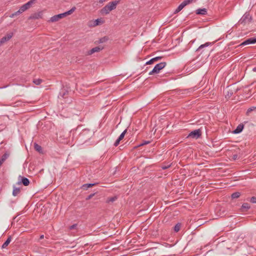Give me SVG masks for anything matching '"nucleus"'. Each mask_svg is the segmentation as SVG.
<instances>
[{"label":"nucleus","mask_w":256,"mask_h":256,"mask_svg":"<svg viewBox=\"0 0 256 256\" xmlns=\"http://www.w3.org/2000/svg\"><path fill=\"white\" fill-rule=\"evenodd\" d=\"M120 0H114L108 2L100 10V12L103 14H108L112 10H115L117 5L119 4Z\"/></svg>","instance_id":"1"},{"label":"nucleus","mask_w":256,"mask_h":256,"mask_svg":"<svg viewBox=\"0 0 256 256\" xmlns=\"http://www.w3.org/2000/svg\"><path fill=\"white\" fill-rule=\"evenodd\" d=\"M76 9V7L74 6L70 10H69L65 12H64L62 14H58L54 15L50 18L48 20V22H58L60 19H62V18H64V17L72 14L75 11Z\"/></svg>","instance_id":"2"},{"label":"nucleus","mask_w":256,"mask_h":256,"mask_svg":"<svg viewBox=\"0 0 256 256\" xmlns=\"http://www.w3.org/2000/svg\"><path fill=\"white\" fill-rule=\"evenodd\" d=\"M166 62H162L158 64L155 66L153 70L149 72V74L152 75L154 74H158L161 70L166 66Z\"/></svg>","instance_id":"3"},{"label":"nucleus","mask_w":256,"mask_h":256,"mask_svg":"<svg viewBox=\"0 0 256 256\" xmlns=\"http://www.w3.org/2000/svg\"><path fill=\"white\" fill-rule=\"evenodd\" d=\"M36 0H30L26 4L22 6L19 8V10L22 13H23L26 10H28L32 6V5L35 3Z\"/></svg>","instance_id":"4"},{"label":"nucleus","mask_w":256,"mask_h":256,"mask_svg":"<svg viewBox=\"0 0 256 256\" xmlns=\"http://www.w3.org/2000/svg\"><path fill=\"white\" fill-rule=\"evenodd\" d=\"M202 133L200 129L196 130L191 132L188 135V138H198L201 136Z\"/></svg>","instance_id":"5"},{"label":"nucleus","mask_w":256,"mask_h":256,"mask_svg":"<svg viewBox=\"0 0 256 256\" xmlns=\"http://www.w3.org/2000/svg\"><path fill=\"white\" fill-rule=\"evenodd\" d=\"M12 32L7 34L6 35L0 40V46L5 42L8 41L13 36Z\"/></svg>","instance_id":"6"},{"label":"nucleus","mask_w":256,"mask_h":256,"mask_svg":"<svg viewBox=\"0 0 256 256\" xmlns=\"http://www.w3.org/2000/svg\"><path fill=\"white\" fill-rule=\"evenodd\" d=\"M256 43V38H250L240 44L238 46H246Z\"/></svg>","instance_id":"7"},{"label":"nucleus","mask_w":256,"mask_h":256,"mask_svg":"<svg viewBox=\"0 0 256 256\" xmlns=\"http://www.w3.org/2000/svg\"><path fill=\"white\" fill-rule=\"evenodd\" d=\"M42 18V11L34 13L30 15L28 18L30 20H36Z\"/></svg>","instance_id":"8"},{"label":"nucleus","mask_w":256,"mask_h":256,"mask_svg":"<svg viewBox=\"0 0 256 256\" xmlns=\"http://www.w3.org/2000/svg\"><path fill=\"white\" fill-rule=\"evenodd\" d=\"M103 49V48L100 46L94 47L92 48L90 50L88 51L87 52V55H91L94 52H100L101 50Z\"/></svg>","instance_id":"9"},{"label":"nucleus","mask_w":256,"mask_h":256,"mask_svg":"<svg viewBox=\"0 0 256 256\" xmlns=\"http://www.w3.org/2000/svg\"><path fill=\"white\" fill-rule=\"evenodd\" d=\"M244 128V125L242 124H238L236 128L233 131L234 134H239L242 130Z\"/></svg>","instance_id":"10"},{"label":"nucleus","mask_w":256,"mask_h":256,"mask_svg":"<svg viewBox=\"0 0 256 256\" xmlns=\"http://www.w3.org/2000/svg\"><path fill=\"white\" fill-rule=\"evenodd\" d=\"M104 22V21L102 18H98L93 22V24H92V26H96L98 25L102 24Z\"/></svg>","instance_id":"11"},{"label":"nucleus","mask_w":256,"mask_h":256,"mask_svg":"<svg viewBox=\"0 0 256 256\" xmlns=\"http://www.w3.org/2000/svg\"><path fill=\"white\" fill-rule=\"evenodd\" d=\"M218 40H215L214 42H206L204 44H202L200 45L198 48L197 49V51L198 50H200L205 48V47H207L209 46H212V44H214Z\"/></svg>","instance_id":"12"},{"label":"nucleus","mask_w":256,"mask_h":256,"mask_svg":"<svg viewBox=\"0 0 256 256\" xmlns=\"http://www.w3.org/2000/svg\"><path fill=\"white\" fill-rule=\"evenodd\" d=\"M197 14L206 15L207 14V10L206 8H199L196 10Z\"/></svg>","instance_id":"13"},{"label":"nucleus","mask_w":256,"mask_h":256,"mask_svg":"<svg viewBox=\"0 0 256 256\" xmlns=\"http://www.w3.org/2000/svg\"><path fill=\"white\" fill-rule=\"evenodd\" d=\"M20 182H22L24 186H28L30 184L29 180L24 177H22V181Z\"/></svg>","instance_id":"14"},{"label":"nucleus","mask_w":256,"mask_h":256,"mask_svg":"<svg viewBox=\"0 0 256 256\" xmlns=\"http://www.w3.org/2000/svg\"><path fill=\"white\" fill-rule=\"evenodd\" d=\"M11 240H12V238L10 236L7 238L6 241L3 244L2 246V248H6L8 245V244L10 243V242H11Z\"/></svg>","instance_id":"15"},{"label":"nucleus","mask_w":256,"mask_h":256,"mask_svg":"<svg viewBox=\"0 0 256 256\" xmlns=\"http://www.w3.org/2000/svg\"><path fill=\"white\" fill-rule=\"evenodd\" d=\"M20 188H14V190L12 191V194L14 196H16L20 193Z\"/></svg>","instance_id":"16"},{"label":"nucleus","mask_w":256,"mask_h":256,"mask_svg":"<svg viewBox=\"0 0 256 256\" xmlns=\"http://www.w3.org/2000/svg\"><path fill=\"white\" fill-rule=\"evenodd\" d=\"M34 149L38 151V152H40V153H42V148L41 147V146H40V145H38V144H36V143H34Z\"/></svg>","instance_id":"17"},{"label":"nucleus","mask_w":256,"mask_h":256,"mask_svg":"<svg viewBox=\"0 0 256 256\" xmlns=\"http://www.w3.org/2000/svg\"><path fill=\"white\" fill-rule=\"evenodd\" d=\"M96 184H86L82 185V187L84 189H87L88 188L92 187L94 186H95Z\"/></svg>","instance_id":"18"},{"label":"nucleus","mask_w":256,"mask_h":256,"mask_svg":"<svg viewBox=\"0 0 256 256\" xmlns=\"http://www.w3.org/2000/svg\"><path fill=\"white\" fill-rule=\"evenodd\" d=\"M240 196V192H235L233 194H232L231 196H232V198H238Z\"/></svg>","instance_id":"19"},{"label":"nucleus","mask_w":256,"mask_h":256,"mask_svg":"<svg viewBox=\"0 0 256 256\" xmlns=\"http://www.w3.org/2000/svg\"><path fill=\"white\" fill-rule=\"evenodd\" d=\"M22 13L20 12V11L18 10V11H16V12H14V13H12V14L10 16V17L11 18H14V16H18L20 14H22Z\"/></svg>","instance_id":"20"},{"label":"nucleus","mask_w":256,"mask_h":256,"mask_svg":"<svg viewBox=\"0 0 256 256\" xmlns=\"http://www.w3.org/2000/svg\"><path fill=\"white\" fill-rule=\"evenodd\" d=\"M250 208V206L249 204L248 203L243 204L242 205V208L243 210H246L248 209H249Z\"/></svg>","instance_id":"21"},{"label":"nucleus","mask_w":256,"mask_h":256,"mask_svg":"<svg viewBox=\"0 0 256 256\" xmlns=\"http://www.w3.org/2000/svg\"><path fill=\"white\" fill-rule=\"evenodd\" d=\"M42 82V80L40 78L34 79L33 82L36 85H40Z\"/></svg>","instance_id":"22"},{"label":"nucleus","mask_w":256,"mask_h":256,"mask_svg":"<svg viewBox=\"0 0 256 256\" xmlns=\"http://www.w3.org/2000/svg\"><path fill=\"white\" fill-rule=\"evenodd\" d=\"M181 224L180 223H178L174 226V230L176 232H178L180 228Z\"/></svg>","instance_id":"23"},{"label":"nucleus","mask_w":256,"mask_h":256,"mask_svg":"<svg viewBox=\"0 0 256 256\" xmlns=\"http://www.w3.org/2000/svg\"><path fill=\"white\" fill-rule=\"evenodd\" d=\"M253 110H256V106H252L248 109L246 111V114L248 115Z\"/></svg>","instance_id":"24"},{"label":"nucleus","mask_w":256,"mask_h":256,"mask_svg":"<svg viewBox=\"0 0 256 256\" xmlns=\"http://www.w3.org/2000/svg\"><path fill=\"white\" fill-rule=\"evenodd\" d=\"M8 154H4L2 157L1 160H0V162L3 163L4 161L8 158Z\"/></svg>","instance_id":"25"},{"label":"nucleus","mask_w":256,"mask_h":256,"mask_svg":"<svg viewBox=\"0 0 256 256\" xmlns=\"http://www.w3.org/2000/svg\"><path fill=\"white\" fill-rule=\"evenodd\" d=\"M126 130H125L119 136L118 139L120 140H121L124 138V135L126 134Z\"/></svg>","instance_id":"26"},{"label":"nucleus","mask_w":256,"mask_h":256,"mask_svg":"<svg viewBox=\"0 0 256 256\" xmlns=\"http://www.w3.org/2000/svg\"><path fill=\"white\" fill-rule=\"evenodd\" d=\"M108 40V38L106 36H104V38H102L100 39L99 42L100 43H103L105 42H106Z\"/></svg>","instance_id":"27"},{"label":"nucleus","mask_w":256,"mask_h":256,"mask_svg":"<svg viewBox=\"0 0 256 256\" xmlns=\"http://www.w3.org/2000/svg\"><path fill=\"white\" fill-rule=\"evenodd\" d=\"M95 194V193H93V194H90L89 196H88L86 198V200H90V199H91Z\"/></svg>","instance_id":"28"},{"label":"nucleus","mask_w":256,"mask_h":256,"mask_svg":"<svg viewBox=\"0 0 256 256\" xmlns=\"http://www.w3.org/2000/svg\"><path fill=\"white\" fill-rule=\"evenodd\" d=\"M249 15L248 14H244L240 20H242V22L244 21L246 18H248Z\"/></svg>","instance_id":"29"},{"label":"nucleus","mask_w":256,"mask_h":256,"mask_svg":"<svg viewBox=\"0 0 256 256\" xmlns=\"http://www.w3.org/2000/svg\"><path fill=\"white\" fill-rule=\"evenodd\" d=\"M250 202L252 203H256V197L252 196L250 198Z\"/></svg>","instance_id":"30"},{"label":"nucleus","mask_w":256,"mask_h":256,"mask_svg":"<svg viewBox=\"0 0 256 256\" xmlns=\"http://www.w3.org/2000/svg\"><path fill=\"white\" fill-rule=\"evenodd\" d=\"M120 140L118 138L116 141L114 143V146H117L119 144H120Z\"/></svg>","instance_id":"31"},{"label":"nucleus","mask_w":256,"mask_h":256,"mask_svg":"<svg viewBox=\"0 0 256 256\" xmlns=\"http://www.w3.org/2000/svg\"><path fill=\"white\" fill-rule=\"evenodd\" d=\"M162 58V56H156V57H155L154 58H152V60H154V62H156L158 60H160Z\"/></svg>","instance_id":"32"},{"label":"nucleus","mask_w":256,"mask_h":256,"mask_svg":"<svg viewBox=\"0 0 256 256\" xmlns=\"http://www.w3.org/2000/svg\"><path fill=\"white\" fill-rule=\"evenodd\" d=\"M154 62V60L152 58L150 59V60L146 62V64H151Z\"/></svg>","instance_id":"33"},{"label":"nucleus","mask_w":256,"mask_h":256,"mask_svg":"<svg viewBox=\"0 0 256 256\" xmlns=\"http://www.w3.org/2000/svg\"><path fill=\"white\" fill-rule=\"evenodd\" d=\"M150 142V141H144V142H142L141 144H139L138 146H142L148 144Z\"/></svg>","instance_id":"34"},{"label":"nucleus","mask_w":256,"mask_h":256,"mask_svg":"<svg viewBox=\"0 0 256 256\" xmlns=\"http://www.w3.org/2000/svg\"><path fill=\"white\" fill-rule=\"evenodd\" d=\"M77 224H74L72 226H70V230H73L76 228Z\"/></svg>","instance_id":"35"},{"label":"nucleus","mask_w":256,"mask_h":256,"mask_svg":"<svg viewBox=\"0 0 256 256\" xmlns=\"http://www.w3.org/2000/svg\"><path fill=\"white\" fill-rule=\"evenodd\" d=\"M170 165H168V166H162V168L164 169V170H165V169H166L168 168H170Z\"/></svg>","instance_id":"36"},{"label":"nucleus","mask_w":256,"mask_h":256,"mask_svg":"<svg viewBox=\"0 0 256 256\" xmlns=\"http://www.w3.org/2000/svg\"><path fill=\"white\" fill-rule=\"evenodd\" d=\"M108 0H99V2L100 4H102L104 2L108 1Z\"/></svg>","instance_id":"37"},{"label":"nucleus","mask_w":256,"mask_h":256,"mask_svg":"<svg viewBox=\"0 0 256 256\" xmlns=\"http://www.w3.org/2000/svg\"><path fill=\"white\" fill-rule=\"evenodd\" d=\"M116 198H112L109 201H111V202H114L116 200Z\"/></svg>","instance_id":"38"},{"label":"nucleus","mask_w":256,"mask_h":256,"mask_svg":"<svg viewBox=\"0 0 256 256\" xmlns=\"http://www.w3.org/2000/svg\"><path fill=\"white\" fill-rule=\"evenodd\" d=\"M252 71L256 72V66L252 68Z\"/></svg>","instance_id":"39"},{"label":"nucleus","mask_w":256,"mask_h":256,"mask_svg":"<svg viewBox=\"0 0 256 256\" xmlns=\"http://www.w3.org/2000/svg\"><path fill=\"white\" fill-rule=\"evenodd\" d=\"M237 158V155L235 154L234 156V159L236 160Z\"/></svg>","instance_id":"40"},{"label":"nucleus","mask_w":256,"mask_h":256,"mask_svg":"<svg viewBox=\"0 0 256 256\" xmlns=\"http://www.w3.org/2000/svg\"><path fill=\"white\" fill-rule=\"evenodd\" d=\"M44 238V235H41L40 236V239H42V238Z\"/></svg>","instance_id":"41"}]
</instances>
